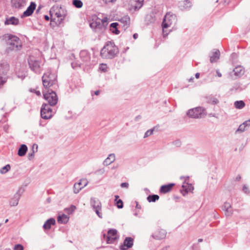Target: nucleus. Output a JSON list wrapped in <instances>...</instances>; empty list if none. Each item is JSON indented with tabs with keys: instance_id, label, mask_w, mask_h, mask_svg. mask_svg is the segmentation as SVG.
I'll return each mask as SVG.
<instances>
[{
	"instance_id": "f257e3e1",
	"label": "nucleus",
	"mask_w": 250,
	"mask_h": 250,
	"mask_svg": "<svg viewBox=\"0 0 250 250\" xmlns=\"http://www.w3.org/2000/svg\"><path fill=\"white\" fill-rule=\"evenodd\" d=\"M49 12L51 21L58 24H60L67 15L66 10L58 5L52 7Z\"/></svg>"
},
{
	"instance_id": "f03ea898",
	"label": "nucleus",
	"mask_w": 250,
	"mask_h": 250,
	"mask_svg": "<svg viewBox=\"0 0 250 250\" xmlns=\"http://www.w3.org/2000/svg\"><path fill=\"white\" fill-rule=\"evenodd\" d=\"M118 52V48L115 44L111 42H108L102 49L101 55L103 58L112 59L114 58Z\"/></svg>"
},
{
	"instance_id": "7ed1b4c3",
	"label": "nucleus",
	"mask_w": 250,
	"mask_h": 250,
	"mask_svg": "<svg viewBox=\"0 0 250 250\" xmlns=\"http://www.w3.org/2000/svg\"><path fill=\"white\" fill-rule=\"evenodd\" d=\"M5 39L7 41L8 51H17L21 48V40L18 37L9 34L5 36Z\"/></svg>"
},
{
	"instance_id": "20e7f679",
	"label": "nucleus",
	"mask_w": 250,
	"mask_h": 250,
	"mask_svg": "<svg viewBox=\"0 0 250 250\" xmlns=\"http://www.w3.org/2000/svg\"><path fill=\"white\" fill-rule=\"evenodd\" d=\"M176 22V17L174 14L170 13H167L165 16L162 22L163 33L164 37L168 35L170 31H168L167 28L170 27L172 24Z\"/></svg>"
},
{
	"instance_id": "39448f33",
	"label": "nucleus",
	"mask_w": 250,
	"mask_h": 250,
	"mask_svg": "<svg viewBox=\"0 0 250 250\" xmlns=\"http://www.w3.org/2000/svg\"><path fill=\"white\" fill-rule=\"evenodd\" d=\"M43 86L45 88H49L55 85L57 82V76L50 71L46 72L42 77Z\"/></svg>"
},
{
	"instance_id": "423d86ee",
	"label": "nucleus",
	"mask_w": 250,
	"mask_h": 250,
	"mask_svg": "<svg viewBox=\"0 0 250 250\" xmlns=\"http://www.w3.org/2000/svg\"><path fill=\"white\" fill-rule=\"evenodd\" d=\"M187 114L190 118L195 119L202 118L206 116L207 111L205 108L198 106L188 110Z\"/></svg>"
},
{
	"instance_id": "0eeeda50",
	"label": "nucleus",
	"mask_w": 250,
	"mask_h": 250,
	"mask_svg": "<svg viewBox=\"0 0 250 250\" xmlns=\"http://www.w3.org/2000/svg\"><path fill=\"white\" fill-rule=\"evenodd\" d=\"M144 0H126L124 1V6L130 11L139 10L142 6Z\"/></svg>"
},
{
	"instance_id": "6e6552de",
	"label": "nucleus",
	"mask_w": 250,
	"mask_h": 250,
	"mask_svg": "<svg viewBox=\"0 0 250 250\" xmlns=\"http://www.w3.org/2000/svg\"><path fill=\"white\" fill-rule=\"evenodd\" d=\"M107 18L103 20L97 19L93 21L90 24V27L94 29L96 32L103 31L104 30L107 24Z\"/></svg>"
},
{
	"instance_id": "1a4fd4ad",
	"label": "nucleus",
	"mask_w": 250,
	"mask_h": 250,
	"mask_svg": "<svg viewBox=\"0 0 250 250\" xmlns=\"http://www.w3.org/2000/svg\"><path fill=\"white\" fill-rule=\"evenodd\" d=\"M43 96L50 105L53 106L57 103L58 97L57 94L52 90H48L46 92H44Z\"/></svg>"
},
{
	"instance_id": "9d476101",
	"label": "nucleus",
	"mask_w": 250,
	"mask_h": 250,
	"mask_svg": "<svg viewBox=\"0 0 250 250\" xmlns=\"http://www.w3.org/2000/svg\"><path fill=\"white\" fill-rule=\"evenodd\" d=\"M53 112L49 105L47 104H43L41 109V115L44 119H50L53 115Z\"/></svg>"
},
{
	"instance_id": "9b49d317",
	"label": "nucleus",
	"mask_w": 250,
	"mask_h": 250,
	"mask_svg": "<svg viewBox=\"0 0 250 250\" xmlns=\"http://www.w3.org/2000/svg\"><path fill=\"white\" fill-rule=\"evenodd\" d=\"M104 237H106V242L108 244H112L115 243L119 238L117 234V230L115 229H110L108 231L107 236L104 235Z\"/></svg>"
},
{
	"instance_id": "f8f14e48",
	"label": "nucleus",
	"mask_w": 250,
	"mask_h": 250,
	"mask_svg": "<svg viewBox=\"0 0 250 250\" xmlns=\"http://www.w3.org/2000/svg\"><path fill=\"white\" fill-rule=\"evenodd\" d=\"M24 191V189L22 187H21L19 189L9 201V204L11 206L15 207L18 205L19 199Z\"/></svg>"
},
{
	"instance_id": "ddd939ff",
	"label": "nucleus",
	"mask_w": 250,
	"mask_h": 250,
	"mask_svg": "<svg viewBox=\"0 0 250 250\" xmlns=\"http://www.w3.org/2000/svg\"><path fill=\"white\" fill-rule=\"evenodd\" d=\"M88 182L86 179H82L78 183L74 184L73 187V192L75 194L78 193L83 188L86 187Z\"/></svg>"
},
{
	"instance_id": "4468645a",
	"label": "nucleus",
	"mask_w": 250,
	"mask_h": 250,
	"mask_svg": "<svg viewBox=\"0 0 250 250\" xmlns=\"http://www.w3.org/2000/svg\"><path fill=\"white\" fill-rule=\"evenodd\" d=\"M181 179H184L185 180L184 182H183L182 185V188H183V190L185 191V193H183V195H185L186 194H187L189 191H192L194 189V188L192 186L191 184H188V182H187L188 179L189 177H183L181 176L180 177Z\"/></svg>"
},
{
	"instance_id": "2eb2a0df",
	"label": "nucleus",
	"mask_w": 250,
	"mask_h": 250,
	"mask_svg": "<svg viewBox=\"0 0 250 250\" xmlns=\"http://www.w3.org/2000/svg\"><path fill=\"white\" fill-rule=\"evenodd\" d=\"M167 235L166 230L162 229H159L155 231L152 234V236L155 239L161 240L164 239Z\"/></svg>"
},
{
	"instance_id": "dca6fc26",
	"label": "nucleus",
	"mask_w": 250,
	"mask_h": 250,
	"mask_svg": "<svg viewBox=\"0 0 250 250\" xmlns=\"http://www.w3.org/2000/svg\"><path fill=\"white\" fill-rule=\"evenodd\" d=\"M220 58V51L218 49H213L210 56V62L211 63L216 62Z\"/></svg>"
},
{
	"instance_id": "f3484780",
	"label": "nucleus",
	"mask_w": 250,
	"mask_h": 250,
	"mask_svg": "<svg viewBox=\"0 0 250 250\" xmlns=\"http://www.w3.org/2000/svg\"><path fill=\"white\" fill-rule=\"evenodd\" d=\"M133 244V239L131 237H126L124 242V245L121 247V249L125 250L132 247Z\"/></svg>"
},
{
	"instance_id": "a211bd4d",
	"label": "nucleus",
	"mask_w": 250,
	"mask_h": 250,
	"mask_svg": "<svg viewBox=\"0 0 250 250\" xmlns=\"http://www.w3.org/2000/svg\"><path fill=\"white\" fill-rule=\"evenodd\" d=\"M55 219L53 218H51L45 222L43 225V229L44 230H49L51 228V226L55 225Z\"/></svg>"
},
{
	"instance_id": "6ab92c4d",
	"label": "nucleus",
	"mask_w": 250,
	"mask_h": 250,
	"mask_svg": "<svg viewBox=\"0 0 250 250\" xmlns=\"http://www.w3.org/2000/svg\"><path fill=\"white\" fill-rule=\"evenodd\" d=\"M4 23L6 25H17L19 24V20L15 17H7L6 18Z\"/></svg>"
},
{
	"instance_id": "aec40b11",
	"label": "nucleus",
	"mask_w": 250,
	"mask_h": 250,
	"mask_svg": "<svg viewBox=\"0 0 250 250\" xmlns=\"http://www.w3.org/2000/svg\"><path fill=\"white\" fill-rule=\"evenodd\" d=\"M11 2L13 7L19 8L25 5L26 0H11Z\"/></svg>"
},
{
	"instance_id": "412c9836",
	"label": "nucleus",
	"mask_w": 250,
	"mask_h": 250,
	"mask_svg": "<svg viewBox=\"0 0 250 250\" xmlns=\"http://www.w3.org/2000/svg\"><path fill=\"white\" fill-rule=\"evenodd\" d=\"M233 72L235 76L241 77L244 74L245 69L242 66L238 65L234 68Z\"/></svg>"
},
{
	"instance_id": "4be33fe9",
	"label": "nucleus",
	"mask_w": 250,
	"mask_h": 250,
	"mask_svg": "<svg viewBox=\"0 0 250 250\" xmlns=\"http://www.w3.org/2000/svg\"><path fill=\"white\" fill-rule=\"evenodd\" d=\"M116 160L115 155L113 153L110 154L103 162L104 166H107L113 163Z\"/></svg>"
},
{
	"instance_id": "5701e85b",
	"label": "nucleus",
	"mask_w": 250,
	"mask_h": 250,
	"mask_svg": "<svg viewBox=\"0 0 250 250\" xmlns=\"http://www.w3.org/2000/svg\"><path fill=\"white\" fill-rule=\"evenodd\" d=\"M119 21L123 24V27L125 29L129 26L130 24V19L129 16H125L121 18Z\"/></svg>"
},
{
	"instance_id": "b1692460",
	"label": "nucleus",
	"mask_w": 250,
	"mask_h": 250,
	"mask_svg": "<svg viewBox=\"0 0 250 250\" xmlns=\"http://www.w3.org/2000/svg\"><path fill=\"white\" fill-rule=\"evenodd\" d=\"M81 59L84 62H88L90 60V57L89 53L86 50H82L80 53Z\"/></svg>"
},
{
	"instance_id": "393cba45",
	"label": "nucleus",
	"mask_w": 250,
	"mask_h": 250,
	"mask_svg": "<svg viewBox=\"0 0 250 250\" xmlns=\"http://www.w3.org/2000/svg\"><path fill=\"white\" fill-rule=\"evenodd\" d=\"M174 186V184H169L168 185H163L161 186L160 188V192L163 193H166L169 192Z\"/></svg>"
},
{
	"instance_id": "a878e982",
	"label": "nucleus",
	"mask_w": 250,
	"mask_h": 250,
	"mask_svg": "<svg viewBox=\"0 0 250 250\" xmlns=\"http://www.w3.org/2000/svg\"><path fill=\"white\" fill-rule=\"evenodd\" d=\"M250 126V119L240 125L236 131L244 132Z\"/></svg>"
},
{
	"instance_id": "bb28decb",
	"label": "nucleus",
	"mask_w": 250,
	"mask_h": 250,
	"mask_svg": "<svg viewBox=\"0 0 250 250\" xmlns=\"http://www.w3.org/2000/svg\"><path fill=\"white\" fill-rule=\"evenodd\" d=\"M90 204L93 209L96 208H99L100 207H102L101 203L99 199L96 198H91L90 199Z\"/></svg>"
},
{
	"instance_id": "cd10ccee",
	"label": "nucleus",
	"mask_w": 250,
	"mask_h": 250,
	"mask_svg": "<svg viewBox=\"0 0 250 250\" xmlns=\"http://www.w3.org/2000/svg\"><path fill=\"white\" fill-rule=\"evenodd\" d=\"M27 151V147L26 145L24 144L21 145L19 148L18 155L19 156H24Z\"/></svg>"
},
{
	"instance_id": "c85d7f7f",
	"label": "nucleus",
	"mask_w": 250,
	"mask_h": 250,
	"mask_svg": "<svg viewBox=\"0 0 250 250\" xmlns=\"http://www.w3.org/2000/svg\"><path fill=\"white\" fill-rule=\"evenodd\" d=\"M191 3L188 0L180 1L179 2V7L182 9H186L190 7Z\"/></svg>"
},
{
	"instance_id": "c756f323",
	"label": "nucleus",
	"mask_w": 250,
	"mask_h": 250,
	"mask_svg": "<svg viewBox=\"0 0 250 250\" xmlns=\"http://www.w3.org/2000/svg\"><path fill=\"white\" fill-rule=\"evenodd\" d=\"M69 217L64 214H62V215L59 216L58 217V221L59 223L65 224L69 220Z\"/></svg>"
},
{
	"instance_id": "7c9ffc66",
	"label": "nucleus",
	"mask_w": 250,
	"mask_h": 250,
	"mask_svg": "<svg viewBox=\"0 0 250 250\" xmlns=\"http://www.w3.org/2000/svg\"><path fill=\"white\" fill-rule=\"evenodd\" d=\"M118 25V23L117 22H113L110 25V30L111 31L116 35H118L120 33V31L117 29V26Z\"/></svg>"
},
{
	"instance_id": "2f4dec72",
	"label": "nucleus",
	"mask_w": 250,
	"mask_h": 250,
	"mask_svg": "<svg viewBox=\"0 0 250 250\" xmlns=\"http://www.w3.org/2000/svg\"><path fill=\"white\" fill-rule=\"evenodd\" d=\"M207 102L212 104H216L219 103V100L215 97L208 96L207 98Z\"/></svg>"
},
{
	"instance_id": "473e14b6",
	"label": "nucleus",
	"mask_w": 250,
	"mask_h": 250,
	"mask_svg": "<svg viewBox=\"0 0 250 250\" xmlns=\"http://www.w3.org/2000/svg\"><path fill=\"white\" fill-rule=\"evenodd\" d=\"M72 4L77 8H81L83 6V2L81 0H72Z\"/></svg>"
},
{
	"instance_id": "72a5a7b5",
	"label": "nucleus",
	"mask_w": 250,
	"mask_h": 250,
	"mask_svg": "<svg viewBox=\"0 0 250 250\" xmlns=\"http://www.w3.org/2000/svg\"><path fill=\"white\" fill-rule=\"evenodd\" d=\"M31 15V2L30 5L27 7L26 11H25L23 14L21 15V18H23L24 17L30 16Z\"/></svg>"
},
{
	"instance_id": "f704fd0d",
	"label": "nucleus",
	"mask_w": 250,
	"mask_h": 250,
	"mask_svg": "<svg viewBox=\"0 0 250 250\" xmlns=\"http://www.w3.org/2000/svg\"><path fill=\"white\" fill-rule=\"evenodd\" d=\"M234 106L237 109H242L245 106V104L243 101H237L234 103Z\"/></svg>"
},
{
	"instance_id": "c9c22d12",
	"label": "nucleus",
	"mask_w": 250,
	"mask_h": 250,
	"mask_svg": "<svg viewBox=\"0 0 250 250\" xmlns=\"http://www.w3.org/2000/svg\"><path fill=\"white\" fill-rule=\"evenodd\" d=\"M159 198V197L157 195H149L147 198L149 202H155L156 200H158Z\"/></svg>"
},
{
	"instance_id": "e433bc0d",
	"label": "nucleus",
	"mask_w": 250,
	"mask_h": 250,
	"mask_svg": "<svg viewBox=\"0 0 250 250\" xmlns=\"http://www.w3.org/2000/svg\"><path fill=\"white\" fill-rule=\"evenodd\" d=\"M10 168L11 167L10 165L7 164L3 167H2L1 169H0V173L1 174L6 173L7 172L10 170Z\"/></svg>"
},
{
	"instance_id": "4c0bfd02",
	"label": "nucleus",
	"mask_w": 250,
	"mask_h": 250,
	"mask_svg": "<svg viewBox=\"0 0 250 250\" xmlns=\"http://www.w3.org/2000/svg\"><path fill=\"white\" fill-rule=\"evenodd\" d=\"M76 208L75 206L71 205L69 208L65 209V212L69 214H72L76 209Z\"/></svg>"
},
{
	"instance_id": "58836bf2",
	"label": "nucleus",
	"mask_w": 250,
	"mask_h": 250,
	"mask_svg": "<svg viewBox=\"0 0 250 250\" xmlns=\"http://www.w3.org/2000/svg\"><path fill=\"white\" fill-rule=\"evenodd\" d=\"M154 128H155V127H154L151 129H149V130H147L144 134V138H146L150 136V135H151L153 133Z\"/></svg>"
},
{
	"instance_id": "ea45409f",
	"label": "nucleus",
	"mask_w": 250,
	"mask_h": 250,
	"mask_svg": "<svg viewBox=\"0 0 250 250\" xmlns=\"http://www.w3.org/2000/svg\"><path fill=\"white\" fill-rule=\"evenodd\" d=\"M223 210L225 211V215L227 217L231 216L233 213L231 208L229 209H223Z\"/></svg>"
},
{
	"instance_id": "a19ab883",
	"label": "nucleus",
	"mask_w": 250,
	"mask_h": 250,
	"mask_svg": "<svg viewBox=\"0 0 250 250\" xmlns=\"http://www.w3.org/2000/svg\"><path fill=\"white\" fill-rule=\"evenodd\" d=\"M7 81V77L5 76L0 75V87L2 86Z\"/></svg>"
},
{
	"instance_id": "79ce46f5",
	"label": "nucleus",
	"mask_w": 250,
	"mask_h": 250,
	"mask_svg": "<svg viewBox=\"0 0 250 250\" xmlns=\"http://www.w3.org/2000/svg\"><path fill=\"white\" fill-rule=\"evenodd\" d=\"M94 210H95L96 213L99 216V217H100V218H102L103 217L102 213L101 211L102 210V207H100L99 208H96L94 209Z\"/></svg>"
},
{
	"instance_id": "37998d69",
	"label": "nucleus",
	"mask_w": 250,
	"mask_h": 250,
	"mask_svg": "<svg viewBox=\"0 0 250 250\" xmlns=\"http://www.w3.org/2000/svg\"><path fill=\"white\" fill-rule=\"evenodd\" d=\"M1 67H4V71H3V73H5V74L7 73V71L9 70V65L8 64L5 63H3L1 64Z\"/></svg>"
},
{
	"instance_id": "c03bdc74",
	"label": "nucleus",
	"mask_w": 250,
	"mask_h": 250,
	"mask_svg": "<svg viewBox=\"0 0 250 250\" xmlns=\"http://www.w3.org/2000/svg\"><path fill=\"white\" fill-rule=\"evenodd\" d=\"M115 204L119 208H123V202L121 199H119L115 202Z\"/></svg>"
},
{
	"instance_id": "a18cd8bd",
	"label": "nucleus",
	"mask_w": 250,
	"mask_h": 250,
	"mask_svg": "<svg viewBox=\"0 0 250 250\" xmlns=\"http://www.w3.org/2000/svg\"><path fill=\"white\" fill-rule=\"evenodd\" d=\"M101 71L103 72H106L107 71V66L106 64H101L99 67Z\"/></svg>"
},
{
	"instance_id": "49530a36",
	"label": "nucleus",
	"mask_w": 250,
	"mask_h": 250,
	"mask_svg": "<svg viewBox=\"0 0 250 250\" xmlns=\"http://www.w3.org/2000/svg\"><path fill=\"white\" fill-rule=\"evenodd\" d=\"M40 65V64L39 61H35L34 63H32V70H34L36 68L39 67Z\"/></svg>"
},
{
	"instance_id": "de8ad7c7",
	"label": "nucleus",
	"mask_w": 250,
	"mask_h": 250,
	"mask_svg": "<svg viewBox=\"0 0 250 250\" xmlns=\"http://www.w3.org/2000/svg\"><path fill=\"white\" fill-rule=\"evenodd\" d=\"M231 208L230 204L229 202H225L222 207V209H229Z\"/></svg>"
},
{
	"instance_id": "09e8293b",
	"label": "nucleus",
	"mask_w": 250,
	"mask_h": 250,
	"mask_svg": "<svg viewBox=\"0 0 250 250\" xmlns=\"http://www.w3.org/2000/svg\"><path fill=\"white\" fill-rule=\"evenodd\" d=\"M242 190L244 193L246 194H249L250 193V190H249L248 187L245 185L243 186Z\"/></svg>"
},
{
	"instance_id": "8fccbe9b",
	"label": "nucleus",
	"mask_w": 250,
	"mask_h": 250,
	"mask_svg": "<svg viewBox=\"0 0 250 250\" xmlns=\"http://www.w3.org/2000/svg\"><path fill=\"white\" fill-rule=\"evenodd\" d=\"M23 247L21 244H17L14 246V250H23Z\"/></svg>"
},
{
	"instance_id": "3c124183",
	"label": "nucleus",
	"mask_w": 250,
	"mask_h": 250,
	"mask_svg": "<svg viewBox=\"0 0 250 250\" xmlns=\"http://www.w3.org/2000/svg\"><path fill=\"white\" fill-rule=\"evenodd\" d=\"M146 21H148L150 22H153L155 21V19L151 15H147L146 17Z\"/></svg>"
},
{
	"instance_id": "603ef678",
	"label": "nucleus",
	"mask_w": 250,
	"mask_h": 250,
	"mask_svg": "<svg viewBox=\"0 0 250 250\" xmlns=\"http://www.w3.org/2000/svg\"><path fill=\"white\" fill-rule=\"evenodd\" d=\"M38 151V145L37 144H34L32 145V152L34 153Z\"/></svg>"
},
{
	"instance_id": "864d4df0",
	"label": "nucleus",
	"mask_w": 250,
	"mask_h": 250,
	"mask_svg": "<svg viewBox=\"0 0 250 250\" xmlns=\"http://www.w3.org/2000/svg\"><path fill=\"white\" fill-rule=\"evenodd\" d=\"M129 184L128 183H122L121 184V187L123 188H128Z\"/></svg>"
},
{
	"instance_id": "5fc2aeb1",
	"label": "nucleus",
	"mask_w": 250,
	"mask_h": 250,
	"mask_svg": "<svg viewBox=\"0 0 250 250\" xmlns=\"http://www.w3.org/2000/svg\"><path fill=\"white\" fill-rule=\"evenodd\" d=\"M104 3H112L116 1L117 0H103Z\"/></svg>"
},
{
	"instance_id": "6e6d98bb",
	"label": "nucleus",
	"mask_w": 250,
	"mask_h": 250,
	"mask_svg": "<svg viewBox=\"0 0 250 250\" xmlns=\"http://www.w3.org/2000/svg\"><path fill=\"white\" fill-rule=\"evenodd\" d=\"M34 92L35 93H36V94L37 95V96H41V93L40 92V91H38V90H32V93Z\"/></svg>"
},
{
	"instance_id": "4d7b16f0",
	"label": "nucleus",
	"mask_w": 250,
	"mask_h": 250,
	"mask_svg": "<svg viewBox=\"0 0 250 250\" xmlns=\"http://www.w3.org/2000/svg\"><path fill=\"white\" fill-rule=\"evenodd\" d=\"M3 129L5 131V132H7L8 131V130L9 129V126L7 125H4L3 127Z\"/></svg>"
},
{
	"instance_id": "13d9d810",
	"label": "nucleus",
	"mask_w": 250,
	"mask_h": 250,
	"mask_svg": "<svg viewBox=\"0 0 250 250\" xmlns=\"http://www.w3.org/2000/svg\"><path fill=\"white\" fill-rule=\"evenodd\" d=\"M241 176L238 175L236 177L235 180L237 181H239L241 179Z\"/></svg>"
},
{
	"instance_id": "bf43d9fd",
	"label": "nucleus",
	"mask_w": 250,
	"mask_h": 250,
	"mask_svg": "<svg viewBox=\"0 0 250 250\" xmlns=\"http://www.w3.org/2000/svg\"><path fill=\"white\" fill-rule=\"evenodd\" d=\"M36 8V4L32 2V13Z\"/></svg>"
},
{
	"instance_id": "052dcab7",
	"label": "nucleus",
	"mask_w": 250,
	"mask_h": 250,
	"mask_svg": "<svg viewBox=\"0 0 250 250\" xmlns=\"http://www.w3.org/2000/svg\"><path fill=\"white\" fill-rule=\"evenodd\" d=\"M216 73L219 77H221L222 76L221 73L220 72H219L218 71H217Z\"/></svg>"
},
{
	"instance_id": "680f3d73",
	"label": "nucleus",
	"mask_w": 250,
	"mask_h": 250,
	"mask_svg": "<svg viewBox=\"0 0 250 250\" xmlns=\"http://www.w3.org/2000/svg\"><path fill=\"white\" fill-rule=\"evenodd\" d=\"M199 77H200V73H196V74H195L196 78L198 79L199 78Z\"/></svg>"
},
{
	"instance_id": "e2e57ef3",
	"label": "nucleus",
	"mask_w": 250,
	"mask_h": 250,
	"mask_svg": "<svg viewBox=\"0 0 250 250\" xmlns=\"http://www.w3.org/2000/svg\"><path fill=\"white\" fill-rule=\"evenodd\" d=\"M94 94H95L96 95H98L100 94V91H99V90L95 91L94 92Z\"/></svg>"
},
{
	"instance_id": "0e129e2a",
	"label": "nucleus",
	"mask_w": 250,
	"mask_h": 250,
	"mask_svg": "<svg viewBox=\"0 0 250 250\" xmlns=\"http://www.w3.org/2000/svg\"><path fill=\"white\" fill-rule=\"evenodd\" d=\"M138 35L137 33H135L133 35V38L135 39H137L138 38Z\"/></svg>"
},
{
	"instance_id": "69168bd1",
	"label": "nucleus",
	"mask_w": 250,
	"mask_h": 250,
	"mask_svg": "<svg viewBox=\"0 0 250 250\" xmlns=\"http://www.w3.org/2000/svg\"><path fill=\"white\" fill-rule=\"evenodd\" d=\"M44 18H45V19L46 21H49V16H47V15L44 16Z\"/></svg>"
},
{
	"instance_id": "338daca9",
	"label": "nucleus",
	"mask_w": 250,
	"mask_h": 250,
	"mask_svg": "<svg viewBox=\"0 0 250 250\" xmlns=\"http://www.w3.org/2000/svg\"><path fill=\"white\" fill-rule=\"evenodd\" d=\"M28 65H29V68H30L31 69V63L30 62V61L29 60H28Z\"/></svg>"
},
{
	"instance_id": "774afa93",
	"label": "nucleus",
	"mask_w": 250,
	"mask_h": 250,
	"mask_svg": "<svg viewBox=\"0 0 250 250\" xmlns=\"http://www.w3.org/2000/svg\"><path fill=\"white\" fill-rule=\"evenodd\" d=\"M115 202H116L117 200H118V199L119 198V197L118 195H115Z\"/></svg>"
}]
</instances>
